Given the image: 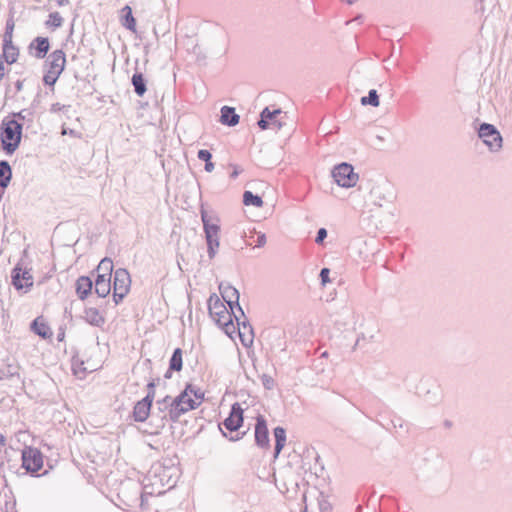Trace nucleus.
I'll list each match as a JSON object with an SVG mask.
<instances>
[{"instance_id":"nucleus-46","label":"nucleus","mask_w":512,"mask_h":512,"mask_svg":"<svg viewBox=\"0 0 512 512\" xmlns=\"http://www.w3.org/2000/svg\"><path fill=\"white\" fill-rule=\"evenodd\" d=\"M326 237H327V230L325 228H320L317 231L315 242L317 244H322Z\"/></svg>"},{"instance_id":"nucleus-39","label":"nucleus","mask_w":512,"mask_h":512,"mask_svg":"<svg viewBox=\"0 0 512 512\" xmlns=\"http://www.w3.org/2000/svg\"><path fill=\"white\" fill-rule=\"evenodd\" d=\"M32 115H33L32 112H30L26 109H23L19 112L13 113L12 119L18 120L19 122H21L23 124L24 121L32 122L33 121Z\"/></svg>"},{"instance_id":"nucleus-56","label":"nucleus","mask_w":512,"mask_h":512,"mask_svg":"<svg viewBox=\"0 0 512 512\" xmlns=\"http://www.w3.org/2000/svg\"><path fill=\"white\" fill-rule=\"evenodd\" d=\"M62 134L63 135L69 134L71 136H77V134L74 130H72V129L68 130L66 128H62Z\"/></svg>"},{"instance_id":"nucleus-9","label":"nucleus","mask_w":512,"mask_h":512,"mask_svg":"<svg viewBox=\"0 0 512 512\" xmlns=\"http://www.w3.org/2000/svg\"><path fill=\"white\" fill-rule=\"evenodd\" d=\"M200 405V401H196L184 389L178 396L174 398V408L172 409V416L180 418L183 414L190 410L196 409Z\"/></svg>"},{"instance_id":"nucleus-7","label":"nucleus","mask_w":512,"mask_h":512,"mask_svg":"<svg viewBox=\"0 0 512 512\" xmlns=\"http://www.w3.org/2000/svg\"><path fill=\"white\" fill-rule=\"evenodd\" d=\"M478 136L492 152H496L502 147V136L492 124L482 123L478 129Z\"/></svg>"},{"instance_id":"nucleus-30","label":"nucleus","mask_w":512,"mask_h":512,"mask_svg":"<svg viewBox=\"0 0 512 512\" xmlns=\"http://www.w3.org/2000/svg\"><path fill=\"white\" fill-rule=\"evenodd\" d=\"M84 313L85 320L93 326L100 327L105 322L104 317L100 315L96 308H87Z\"/></svg>"},{"instance_id":"nucleus-58","label":"nucleus","mask_w":512,"mask_h":512,"mask_svg":"<svg viewBox=\"0 0 512 512\" xmlns=\"http://www.w3.org/2000/svg\"><path fill=\"white\" fill-rule=\"evenodd\" d=\"M58 6H66L69 4V0H56Z\"/></svg>"},{"instance_id":"nucleus-47","label":"nucleus","mask_w":512,"mask_h":512,"mask_svg":"<svg viewBox=\"0 0 512 512\" xmlns=\"http://www.w3.org/2000/svg\"><path fill=\"white\" fill-rule=\"evenodd\" d=\"M193 54L196 56L198 61H203L206 59V54L202 51L199 45H195L193 47Z\"/></svg>"},{"instance_id":"nucleus-63","label":"nucleus","mask_w":512,"mask_h":512,"mask_svg":"<svg viewBox=\"0 0 512 512\" xmlns=\"http://www.w3.org/2000/svg\"><path fill=\"white\" fill-rule=\"evenodd\" d=\"M237 176H238V172L236 170L233 171V173L231 174V177L236 178Z\"/></svg>"},{"instance_id":"nucleus-51","label":"nucleus","mask_w":512,"mask_h":512,"mask_svg":"<svg viewBox=\"0 0 512 512\" xmlns=\"http://www.w3.org/2000/svg\"><path fill=\"white\" fill-rule=\"evenodd\" d=\"M267 242V238L265 233L258 232L257 233V240H256V247H263Z\"/></svg>"},{"instance_id":"nucleus-6","label":"nucleus","mask_w":512,"mask_h":512,"mask_svg":"<svg viewBox=\"0 0 512 512\" xmlns=\"http://www.w3.org/2000/svg\"><path fill=\"white\" fill-rule=\"evenodd\" d=\"M331 174L335 182L343 188L354 187L359 178L358 174L354 172L353 166L346 162L336 165Z\"/></svg>"},{"instance_id":"nucleus-23","label":"nucleus","mask_w":512,"mask_h":512,"mask_svg":"<svg viewBox=\"0 0 512 512\" xmlns=\"http://www.w3.org/2000/svg\"><path fill=\"white\" fill-rule=\"evenodd\" d=\"M76 293L81 300L87 298L93 289V281L88 276H80L75 283Z\"/></svg>"},{"instance_id":"nucleus-37","label":"nucleus","mask_w":512,"mask_h":512,"mask_svg":"<svg viewBox=\"0 0 512 512\" xmlns=\"http://www.w3.org/2000/svg\"><path fill=\"white\" fill-rule=\"evenodd\" d=\"M95 293L101 297L105 298L109 295L111 291V281L109 282H101V283H95L94 284Z\"/></svg>"},{"instance_id":"nucleus-61","label":"nucleus","mask_w":512,"mask_h":512,"mask_svg":"<svg viewBox=\"0 0 512 512\" xmlns=\"http://www.w3.org/2000/svg\"><path fill=\"white\" fill-rule=\"evenodd\" d=\"M244 434H245V432H243V433L241 434V436H237V437H230V440H231V441L239 440V439H241V438L243 437V435H244Z\"/></svg>"},{"instance_id":"nucleus-31","label":"nucleus","mask_w":512,"mask_h":512,"mask_svg":"<svg viewBox=\"0 0 512 512\" xmlns=\"http://www.w3.org/2000/svg\"><path fill=\"white\" fill-rule=\"evenodd\" d=\"M182 354H183V352H182L181 348H176L173 351L172 356L169 360L170 370H174L176 372H179L182 370V367H183Z\"/></svg>"},{"instance_id":"nucleus-43","label":"nucleus","mask_w":512,"mask_h":512,"mask_svg":"<svg viewBox=\"0 0 512 512\" xmlns=\"http://www.w3.org/2000/svg\"><path fill=\"white\" fill-rule=\"evenodd\" d=\"M261 381H262L264 388L267 390H271L274 387V383H275L274 379L267 374H263L261 376Z\"/></svg>"},{"instance_id":"nucleus-60","label":"nucleus","mask_w":512,"mask_h":512,"mask_svg":"<svg viewBox=\"0 0 512 512\" xmlns=\"http://www.w3.org/2000/svg\"><path fill=\"white\" fill-rule=\"evenodd\" d=\"M0 444H1L2 446H5V444H6V438H5V436H4V435H2V434H0Z\"/></svg>"},{"instance_id":"nucleus-4","label":"nucleus","mask_w":512,"mask_h":512,"mask_svg":"<svg viewBox=\"0 0 512 512\" xmlns=\"http://www.w3.org/2000/svg\"><path fill=\"white\" fill-rule=\"evenodd\" d=\"M0 381L15 390L24 389V377L21 375V367L13 358H7L0 365Z\"/></svg>"},{"instance_id":"nucleus-52","label":"nucleus","mask_w":512,"mask_h":512,"mask_svg":"<svg viewBox=\"0 0 512 512\" xmlns=\"http://www.w3.org/2000/svg\"><path fill=\"white\" fill-rule=\"evenodd\" d=\"M109 281H111V277H109V275H105L103 273H97L95 283L109 282Z\"/></svg>"},{"instance_id":"nucleus-59","label":"nucleus","mask_w":512,"mask_h":512,"mask_svg":"<svg viewBox=\"0 0 512 512\" xmlns=\"http://www.w3.org/2000/svg\"><path fill=\"white\" fill-rule=\"evenodd\" d=\"M172 371H173V370H170V367H169V368H168V370L166 371V373L164 374V377H165L166 379L171 378V375H172L171 373H172Z\"/></svg>"},{"instance_id":"nucleus-34","label":"nucleus","mask_w":512,"mask_h":512,"mask_svg":"<svg viewBox=\"0 0 512 512\" xmlns=\"http://www.w3.org/2000/svg\"><path fill=\"white\" fill-rule=\"evenodd\" d=\"M97 273H103L105 275H109V277L112 276L113 272V262L110 258H104L99 263L97 269Z\"/></svg>"},{"instance_id":"nucleus-15","label":"nucleus","mask_w":512,"mask_h":512,"mask_svg":"<svg viewBox=\"0 0 512 512\" xmlns=\"http://www.w3.org/2000/svg\"><path fill=\"white\" fill-rule=\"evenodd\" d=\"M12 284L17 290L29 289L33 286V278L29 271L16 266L12 270Z\"/></svg>"},{"instance_id":"nucleus-21","label":"nucleus","mask_w":512,"mask_h":512,"mask_svg":"<svg viewBox=\"0 0 512 512\" xmlns=\"http://www.w3.org/2000/svg\"><path fill=\"white\" fill-rule=\"evenodd\" d=\"M29 49H35L34 57L43 59L50 49V42L47 37H36L29 45Z\"/></svg>"},{"instance_id":"nucleus-53","label":"nucleus","mask_w":512,"mask_h":512,"mask_svg":"<svg viewBox=\"0 0 512 512\" xmlns=\"http://www.w3.org/2000/svg\"><path fill=\"white\" fill-rule=\"evenodd\" d=\"M205 171L206 172H212L214 170V163L210 160V161H207L205 162Z\"/></svg>"},{"instance_id":"nucleus-17","label":"nucleus","mask_w":512,"mask_h":512,"mask_svg":"<svg viewBox=\"0 0 512 512\" xmlns=\"http://www.w3.org/2000/svg\"><path fill=\"white\" fill-rule=\"evenodd\" d=\"M153 401L143 398L137 401L133 407L132 417L136 422H145L150 415Z\"/></svg>"},{"instance_id":"nucleus-35","label":"nucleus","mask_w":512,"mask_h":512,"mask_svg":"<svg viewBox=\"0 0 512 512\" xmlns=\"http://www.w3.org/2000/svg\"><path fill=\"white\" fill-rule=\"evenodd\" d=\"M63 24V18L59 14V12H51L48 16V20L45 22L47 27H51L53 29H57L61 27Z\"/></svg>"},{"instance_id":"nucleus-25","label":"nucleus","mask_w":512,"mask_h":512,"mask_svg":"<svg viewBox=\"0 0 512 512\" xmlns=\"http://www.w3.org/2000/svg\"><path fill=\"white\" fill-rule=\"evenodd\" d=\"M273 434L275 437L274 458H277L286 443V430L283 427L278 426L274 428Z\"/></svg>"},{"instance_id":"nucleus-50","label":"nucleus","mask_w":512,"mask_h":512,"mask_svg":"<svg viewBox=\"0 0 512 512\" xmlns=\"http://www.w3.org/2000/svg\"><path fill=\"white\" fill-rule=\"evenodd\" d=\"M13 29H14V21L11 18V19H8L7 22H6L4 37H7V38H9V36L12 37Z\"/></svg>"},{"instance_id":"nucleus-26","label":"nucleus","mask_w":512,"mask_h":512,"mask_svg":"<svg viewBox=\"0 0 512 512\" xmlns=\"http://www.w3.org/2000/svg\"><path fill=\"white\" fill-rule=\"evenodd\" d=\"M121 24L131 32H136V20L132 14L131 7L128 5L122 8Z\"/></svg>"},{"instance_id":"nucleus-14","label":"nucleus","mask_w":512,"mask_h":512,"mask_svg":"<svg viewBox=\"0 0 512 512\" xmlns=\"http://www.w3.org/2000/svg\"><path fill=\"white\" fill-rule=\"evenodd\" d=\"M255 443L260 448H269L270 439L267 428V422L262 415L256 418L255 424Z\"/></svg>"},{"instance_id":"nucleus-5","label":"nucleus","mask_w":512,"mask_h":512,"mask_svg":"<svg viewBox=\"0 0 512 512\" xmlns=\"http://www.w3.org/2000/svg\"><path fill=\"white\" fill-rule=\"evenodd\" d=\"M286 118V113H283L281 109L270 110L269 107H265L260 113L257 125L261 130L270 128L279 131L285 125Z\"/></svg>"},{"instance_id":"nucleus-36","label":"nucleus","mask_w":512,"mask_h":512,"mask_svg":"<svg viewBox=\"0 0 512 512\" xmlns=\"http://www.w3.org/2000/svg\"><path fill=\"white\" fill-rule=\"evenodd\" d=\"M61 74L55 70L46 69L43 76L44 84L53 87Z\"/></svg>"},{"instance_id":"nucleus-2","label":"nucleus","mask_w":512,"mask_h":512,"mask_svg":"<svg viewBox=\"0 0 512 512\" xmlns=\"http://www.w3.org/2000/svg\"><path fill=\"white\" fill-rule=\"evenodd\" d=\"M1 146L7 154H13L22 139L23 124L18 120L5 117L1 123Z\"/></svg>"},{"instance_id":"nucleus-42","label":"nucleus","mask_w":512,"mask_h":512,"mask_svg":"<svg viewBox=\"0 0 512 512\" xmlns=\"http://www.w3.org/2000/svg\"><path fill=\"white\" fill-rule=\"evenodd\" d=\"M159 378H157L156 380L155 379H152L151 381L148 382L147 384V389H148V392L145 396V398H148L152 401H154V398H155V387H156V383L159 382Z\"/></svg>"},{"instance_id":"nucleus-41","label":"nucleus","mask_w":512,"mask_h":512,"mask_svg":"<svg viewBox=\"0 0 512 512\" xmlns=\"http://www.w3.org/2000/svg\"><path fill=\"white\" fill-rule=\"evenodd\" d=\"M318 506L320 512H333L331 503L322 495L318 499Z\"/></svg>"},{"instance_id":"nucleus-28","label":"nucleus","mask_w":512,"mask_h":512,"mask_svg":"<svg viewBox=\"0 0 512 512\" xmlns=\"http://www.w3.org/2000/svg\"><path fill=\"white\" fill-rule=\"evenodd\" d=\"M131 82L136 95L142 97L147 91L146 80L143 74L141 72H135L132 76Z\"/></svg>"},{"instance_id":"nucleus-19","label":"nucleus","mask_w":512,"mask_h":512,"mask_svg":"<svg viewBox=\"0 0 512 512\" xmlns=\"http://www.w3.org/2000/svg\"><path fill=\"white\" fill-rule=\"evenodd\" d=\"M391 186L387 182H383L375 185L371 191L370 195L373 200V203L378 206H382L384 201H388L391 197Z\"/></svg>"},{"instance_id":"nucleus-49","label":"nucleus","mask_w":512,"mask_h":512,"mask_svg":"<svg viewBox=\"0 0 512 512\" xmlns=\"http://www.w3.org/2000/svg\"><path fill=\"white\" fill-rule=\"evenodd\" d=\"M329 273H330V270L328 268L321 269L319 276H320V279H321V282L323 285L330 282Z\"/></svg>"},{"instance_id":"nucleus-10","label":"nucleus","mask_w":512,"mask_h":512,"mask_svg":"<svg viewBox=\"0 0 512 512\" xmlns=\"http://www.w3.org/2000/svg\"><path fill=\"white\" fill-rule=\"evenodd\" d=\"M219 291L232 313L234 314L235 309H237V312L243 316V309L239 304V291L228 282H221L219 284Z\"/></svg>"},{"instance_id":"nucleus-54","label":"nucleus","mask_w":512,"mask_h":512,"mask_svg":"<svg viewBox=\"0 0 512 512\" xmlns=\"http://www.w3.org/2000/svg\"><path fill=\"white\" fill-rule=\"evenodd\" d=\"M273 334L274 337L276 338H281L282 336V331L278 330V329H273L271 331H269V335Z\"/></svg>"},{"instance_id":"nucleus-20","label":"nucleus","mask_w":512,"mask_h":512,"mask_svg":"<svg viewBox=\"0 0 512 512\" xmlns=\"http://www.w3.org/2000/svg\"><path fill=\"white\" fill-rule=\"evenodd\" d=\"M131 287V278L128 271L124 268H118L114 272V281H113V289L114 292L119 289H123V291L130 290Z\"/></svg>"},{"instance_id":"nucleus-55","label":"nucleus","mask_w":512,"mask_h":512,"mask_svg":"<svg viewBox=\"0 0 512 512\" xmlns=\"http://www.w3.org/2000/svg\"><path fill=\"white\" fill-rule=\"evenodd\" d=\"M4 77V60L0 56V80Z\"/></svg>"},{"instance_id":"nucleus-64","label":"nucleus","mask_w":512,"mask_h":512,"mask_svg":"<svg viewBox=\"0 0 512 512\" xmlns=\"http://www.w3.org/2000/svg\"><path fill=\"white\" fill-rule=\"evenodd\" d=\"M64 337V333L58 334V340L61 341Z\"/></svg>"},{"instance_id":"nucleus-38","label":"nucleus","mask_w":512,"mask_h":512,"mask_svg":"<svg viewBox=\"0 0 512 512\" xmlns=\"http://www.w3.org/2000/svg\"><path fill=\"white\" fill-rule=\"evenodd\" d=\"M201 220L203 223V229L205 230V225H213L220 226L219 219L214 215H209L205 210H201Z\"/></svg>"},{"instance_id":"nucleus-3","label":"nucleus","mask_w":512,"mask_h":512,"mask_svg":"<svg viewBox=\"0 0 512 512\" xmlns=\"http://www.w3.org/2000/svg\"><path fill=\"white\" fill-rule=\"evenodd\" d=\"M208 310L210 316L215 322L222 326L225 333L229 336L235 331L233 324V313L228 310L216 294H212L208 299Z\"/></svg>"},{"instance_id":"nucleus-29","label":"nucleus","mask_w":512,"mask_h":512,"mask_svg":"<svg viewBox=\"0 0 512 512\" xmlns=\"http://www.w3.org/2000/svg\"><path fill=\"white\" fill-rule=\"evenodd\" d=\"M12 179V169L8 161H0V186L7 188Z\"/></svg>"},{"instance_id":"nucleus-45","label":"nucleus","mask_w":512,"mask_h":512,"mask_svg":"<svg viewBox=\"0 0 512 512\" xmlns=\"http://www.w3.org/2000/svg\"><path fill=\"white\" fill-rule=\"evenodd\" d=\"M127 294L128 291H123V289L116 290V292L113 291V300L115 304H119Z\"/></svg>"},{"instance_id":"nucleus-13","label":"nucleus","mask_w":512,"mask_h":512,"mask_svg":"<svg viewBox=\"0 0 512 512\" xmlns=\"http://www.w3.org/2000/svg\"><path fill=\"white\" fill-rule=\"evenodd\" d=\"M220 226L205 225V239L207 243V253L210 260H212L220 246L219 241Z\"/></svg>"},{"instance_id":"nucleus-24","label":"nucleus","mask_w":512,"mask_h":512,"mask_svg":"<svg viewBox=\"0 0 512 512\" xmlns=\"http://www.w3.org/2000/svg\"><path fill=\"white\" fill-rule=\"evenodd\" d=\"M220 112V122L223 125L234 127L239 123L240 116L236 113L235 108L230 106H223Z\"/></svg>"},{"instance_id":"nucleus-62","label":"nucleus","mask_w":512,"mask_h":512,"mask_svg":"<svg viewBox=\"0 0 512 512\" xmlns=\"http://www.w3.org/2000/svg\"><path fill=\"white\" fill-rule=\"evenodd\" d=\"M5 189H6V188H2V187L0 186V201L2 200V198H3V196H4Z\"/></svg>"},{"instance_id":"nucleus-57","label":"nucleus","mask_w":512,"mask_h":512,"mask_svg":"<svg viewBox=\"0 0 512 512\" xmlns=\"http://www.w3.org/2000/svg\"><path fill=\"white\" fill-rule=\"evenodd\" d=\"M15 88L18 92H20L23 89V81L17 80L15 83Z\"/></svg>"},{"instance_id":"nucleus-8","label":"nucleus","mask_w":512,"mask_h":512,"mask_svg":"<svg viewBox=\"0 0 512 512\" xmlns=\"http://www.w3.org/2000/svg\"><path fill=\"white\" fill-rule=\"evenodd\" d=\"M22 467L30 473L38 472L43 466V456L40 450L26 446L22 450Z\"/></svg>"},{"instance_id":"nucleus-44","label":"nucleus","mask_w":512,"mask_h":512,"mask_svg":"<svg viewBox=\"0 0 512 512\" xmlns=\"http://www.w3.org/2000/svg\"><path fill=\"white\" fill-rule=\"evenodd\" d=\"M197 157H198L199 160L207 162V161H210L212 159V154H211L210 151H208L206 149H201V150L198 151Z\"/></svg>"},{"instance_id":"nucleus-27","label":"nucleus","mask_w":512,"mask_h":512,"mask_svg":"<svg viewBox=\"0 0 512 512\" xmlns=\"http://www.w3.org/2000/svg\"><path fill=\"white\" fill-rule=\"evenodd\" d=\"M32 331L42 338H48L52 335L50 327L40 318H36L31 323Z\"/></svg>"},{"instance_id":"nucleus-16","label":"nucleus","mask_w":512,"mask_h":512,"mask_svg":"<svg viewBox=\"0 0 512 512\" xmlns=\"http://www.w3.org/2000/svg\"><path fill=\"white\" fill-rule=\"evenodd\" d=\"M66 65V56L63 50H54L45 61V68L62 73Z\"/></svg>"},{"instance_id":"nucleus-12","label":"nucleus","mask_w":512,"mask_h":512,"mask_svg":"<svg viewBox=\"0 0 512 512\" xmlns=\"http://www.w3.org/2000/svg\"><path fill=\"white\" fill-rule=\"evenodd\" d=\"M243 413L240 403L235 402L231 406L229 416L220 424V427L223 426L230 432L237 431L243 424Z\"/></svg>"},{"instance_id":"nucleus-18","label":"nucleus","mask_w":512,"mask_h":512,"mask_svg":"<svg viewBox=\"0 0 512 512\" xmlns=\"http://www.w3.org/2000/svg\"><path fill=\"white\" fill-rule=\"evenodd\" d=\"M157 409L160 413H163L160 415L162 426H164V420H170L172 422H177L179 418H174L172 416V409L174 408V398L171 396H165L162 399H159L156 401Z\"/></svg>"},{"instance_id":"nucleus-11","label":"nucleus","mask_w":512,"mask_h":512,"mask_svg":"<svg viewBox=\"0 0 512 512\" xmlns=\"http://www.w3.org/2000/svg\"><path fill=\"white\" fill-rule=\"evenodd\" d=\"M233 317L237 322V328L240 340L242 344L246 347L250 346L253 343L254 332L253 327L250 324L249 320L246 318L245 314L243 316L240 313H234Z\"/></svg>"},{"instance_id":"nucleus-32","label":"nucleus","mask_w":512,"mask_h":512,"mask_svg":"<svg viewBox=\"0 0 512 512\" xmlns=\"http://www.w3.org/2000/svg\"><path fill=\"white\" fill-rule=\"evenodd\" d=\"M243 203L246 206L262 207L263 200L259 195L253 194L251 191L243 193Z\"/></svg>"},{"instance_id":"nucleus-1","label":"nucleus","mask_w":512,"mask_h":512,"mask_svg":"<svg viewBox=\"0 0 512 512\" xmlns=\"http://www.w3.org/2000/svg\"><path fill=\"white\" fill-rule=\"evenodd\" d=\"M175 468L166 467L160 463L152 465L143 480L142 488L137 483H132L137 494H140L141 505L144 506L147 495H162L165 493L164 487L168 489L176 484L174 477Z\"/></svg>"},{"instance_id":"nucleus-22","label":"nucleus","mask_w":512,"mask_h":512,"mask_svg":"<svg viewBox=\"0 0 512 512\" xmlns=\"http://www.w3.org/2000/svg\"><path fill=\"white\" fill-rule=\"evenodd\" d=\"M3 54L0 55L4 61L8 64H13L17 61L19 56V50L12 43L11 36L9 38L4 37L3 40Z\"/></svg>"},{"instance_id":"nucleus-48","label":"nucleus","mask_w":512,"mask_h":512,"mask_svg":"<svg viewBox=\"0 0 512 512\" xmlns=\"http://www.w3.org/2000/svg\"><path fill=\"white\" fill-rule=\"evenodd\" d=\"M70 108V105H62L60 103H53L50 107L51 113H57L59 111L68 110Z\"/></svg>"},{"instance_id":"nucleus-40","label":"nucleus","mask_w":512,"mask_h":512,"mask_svg":"<svg viewBox=\"0 0 512 512\" xmlns=\"http://www.w3.org/2000/svg\"><path fill=\"white\" fill-rule=\"evenodd\" d=\"M185 389L190 395L195 397L196 401H200L201 403L204 399V392L199 387H196L192 384H187Z\"/></svg>"},{"instance_id":"nucleus-33","label":"nucleus","mask_w":512,"mask_h":512,"mask_svg":"<svg viewBox=\"0 0 512 512\" xmlns=\"http://www.w3.org/2000/svg\"><path fill=\"white\" fill-rule=\"evenodd\" d=\"M361 104L364 106L371 105L373 107H378L380 104V101H379V95H378L377 91L375 89H371L368 92L367 96H364L361 98Z\"/></svg>"}]
</instances>
